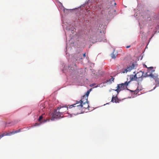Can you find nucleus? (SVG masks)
<instances>
[{"mask_svg":"<svg viewBox=\"0 0 159 159\" xmlns=\"http://www.w3.org/2000/svg\"><path fill=\"white\" fill-rule=\"evenodd\" d=\"M129 83V82H125L124 83L118 84L117 85V88L116 89L114 90L115 91L117 92L118 93L121 90H122L127 88V86Z\"/></svg>","mask_w":159,"mask_h":159,"instance_id":"nucleus-1","label":"nucleus"},{"mask_svg":"<svg viewBox=\"0 0 159 159\" xmlns=\"http://www.w3.org/2000/svg\"><path fill=\"white\" fill-rule=\"evenodd\" d=\"M82 105V102L80 101H77L76 103L70 105V108L74 107L75 109L77 111V113H80Z\"/></svg>","mask_w":159,"mask_h":159,"instance_id":"nucleus-2","label":"nucleus"},{"mask_svg":"<svg viewBox=\"0 0 159 159\" xmlns=\"http://www.w3.org/2000/svg\"><path fill=\"white\" fill-rule=\"evenodd\" d=\"M104 35H102L101 37L100 35H98L97 36L96 35H94L92 36L91 37V38L93 40V41H95L96 42L97 41L101 42L103 41L105 42L106 40L105 39V38Z\"/></svg>","mask_w":159,"mask_h":159,"instance_id":"nucleus-3","label":"nucleus"},{"mask_svg":"<svg viewBox=\"0 0 159 159\" xmlns=\"http://www.w3.org/2000/svg\"><path fill=\"white\" fill-rule=\"evenodd\" d=\"M81 106L80 113H83L85 112H87L89 110V106L88 102L82 103V105Z\"/></svg>","mask_w":159,"mask_h":159,"instance_id":"nucleus-4","label":"nucleus"},{"mask_svg":"<svg viewBox=\"0 0 159 159\" xmlns=\"http://www.w3.org/2000/svg\"><path fill=\"white\" fill-rule=\"evenodd\" d=\"M58 110H59L58 108L57 109L55 110L53 113L52 117L54 118H57L60 117H62L63 114L60 112H58L57 111Z\"/></svg>","mask_w":159,"mask_h":159,"instance_id":"nucleus-5","label":"nucleus"},{"mask_svg":"<svg viewBox=\"0 0 159 159\" xmlns=\"http://www.w3.org/2000/svg\"><path fill=\"white\" fill-rule=\"evenodd\" d=\"M135 66V65L134 64L132 63V65L129 66H128L126 69H123V73H127L128 71H130L131 70L133 69H134Z\"/></svg>","mask_w":159,"mask_h":159,"instance_id":"nucleus-6","label":"nucleus"},{"mask_svg":"<svg viewBox=\"0 0 159 159\" xmlns=\"http://www.w3.org/2000/svg\"><path fill=\"white\" fill-rule=\"evenodd\" d=\"M59 110H58L57 111L60 112L62 114L65 112H66L68 110V107H58Z\"/></svg>","mask_w":159,"mask_h":159,"instance_id":"nucleus-7","label":"nucleus"},{"mask_svg":"<svg viewBox=\"0 0 159 159\" xmlns=\"http://www.w3.org/2000/svg\"><path fill=\"white\" fill-rule=\"evenodd\" d=\"M143 72L141 71H140L139 72H137L136 74H135V75L136 77V78L137 79H139L140 78H142L144 77H146V76L143 75Z\"/></svg>","mask_w":159,"mask_h":159,"instance_id":"nucleus-8","label":"nucleus"},{"mask_svg":"<svg viewBox=\"0 0 159 159\" xmlns=\"http://www.w3.org/2000/svg\"><path fill=\"white\" fill-rule=\"evenodd\" d=\"M20 131V129H19L18 130H16L15 131H13L12 132H10L9 133H7L6 134H5V136H10L12 134H14L16 133H17L19 132Z\"/></svg>","mask_w":159,"mask_h":159,"instance_id":"nucleus-9","label":"nucleus"},{"mask_svg":"<svg viewBox=\"0 0 159 159\" xmlns=\"http://www.w3.org/2000/svg\"><path fill=\"white\" fill-rule=\"evenodd\" d=\"M120 100H119L117 97H114V96L113 95L111 101L113 102H116L118 103L119 102V101H120Z\"/></svg>","mask_w":159,"mask_h":159,"instance_id":"nucleus-10","label":"nucleus"},{"mask_svg":"<svg viewBox=\"0 0 159 159\" xmlns=\"http://www.w3.org/2000/svg\"><path fill=\"white\" fill-rule=\"evenodd\" d=\"M146 76H150L151 78H153L154 80H156L157 78H158L157 77L158 75H155L153 74H152L151 73H150L149 74H148V72H147L146 73Z\"/></svg>","mask_w":159,"mask_h":159,"instance_id":"nucleus-11","label":"nucleus"},{"mask_svg":"<svg viewBox=\"0 0 159 159\" xmlns=\"http://www.w3.org/2000/svg\"><path fill=\"white\" fill-rule=\"evenodd\" d=\"M80 101L82 103L87 102H88V98L87 96H83Z\"/></svg>","mask_w":159,"mask_h":159,"instance_id":"nucleus-12","label":"nucleus"},{"mask_svg":"<svg viewBox=\"0 0 159 159\" xmlns=\"http://www.w3.org/2000/svg\"><path fill=\"white\" fill-rule=\"evenodd\" d=\"M137 79V78H136V77L135 75H130L129 76V80L130 81H129V82L130 81H134V80H136Z\"/></svg>","mask_w":159,"mask_h":159,"instance_id":"nucleus-13","label":"nucleus"},{"mask_svg":"<svg viewBox=\"0 0 159 159\" xmlns=\"http://www.w3.org/2000/svg\"><path fill=\"white\" fill-rule=\"evenodd\" d=\"M114 78L112 77L111 79L107 80L106 82L111 84L112 82H114Z\"/></svg>","mask_w":159,"mask_h":159,"instance_id":"nucleus-14","label":"nucleus"},{"mask_svg":"<svg viewBox=\"0 0 159 159\" xmlns=\"http://www.w3.org/2000/svg\"><path fill=\"white\" fill-rule=\"evenodd\" d=\"M141 90V89H139V87H138L135 90H134V91H132V90H130V91L132 92H134V94H135V95H136L139 92V91H140Z\"/></svg>","mask_w":159,"mask_h":159,"instance_id":"nucleus-15","label":"nucleus"},{"mask_svg":"<svg viewBox=\"0 0 159 159\" xmlns=\"http://www.w3.org/2000/svg\"><path fill=\"white\" fill-rule=\"evenodd\" d=\"M156 86L154 87V89L157 86H159V79L158 78H157L155 80Z\"/></svg>","mask_w":159,"mask_h":159,"instance_id":"nucleus-16","label":"nucleus"},{"mask_svg":"<svg viewBox=\"0 0 159 159\" xmlns=\"http://www.w3.org/2000/svg\"><path fill=\"white\" fill-rule=\"evenodd\" d=\"M44 105L43 104H42L40 105V110L39 111H41V110L43 111H44V109L45 108V107H44Z\"/></svg>","mask_w":159,"mask_h":159,"instance_id":"nucleus-17","label":"nucleus"},{"mask_svg":"<svg viewBox=\"0 0 159 159\" xmlns=\"http://www.w3.org/2000/svg\"><path fill=\"white\" fill-rule=\"evenodd\" d=\"M9 124H10L11 125H14V123L12 122L6 123V125L7 126H8L9 125H8Z\"/></svg>","mask_w":159,"mask_h":159,"instance_id":"nucleus-18","label":"nucleus"},{"mask_svg":"<svg viewBox=\"0 0 159 159\" xmlns=\"http://www.w3.org/2000/svg\"><path fill=\"white\" fill-rule=\"evenodd\" d=\"M111 57L113 59H115L116 58V56L115 54H114V52H113L111 54Z\"/></svg>","mask_w":159,"mask_h":159,"instance_id":"nucleus-19","label":"nucleus"},{"mask_svg":"<svg viewBox=\"0 0 159 159\" xmlns=\"http://www.w3.org/2000/svg\"><path fill=\"white\" fill-rule=\"evenodd\" d=\"M90 90H88L86 92L85 95H84V96H87V98H88V96L89 94V93H90Z\"/></svg>","mask_w":159,"mask_h":159,"instance_id":"nucleus-20","label":"nucleus"},{"mask_svg":"<svg viewBox=\"0 0 159 159\" xmlns=\"http://www.w3.org/2000/svg\"><path fill=\"white\" fill-rule=\"evenodd\" d=\"M43 117L42 116V115L41 116H39V118L38 119V120L39 121H40L43 119Z\"/></svg>","mask_w":159,"mask_h":159,"instance_id":"nucleus-21","label":"nucleus"},{"mask_svg":"<svg viewBox=\"0 0 159 159\" xmlns=\"http://www.w3.org/2000/svg\"><path fill=\"white\" fill-rule=\"evenodd\" d=\"M5 133H3L2 134L0 135V139L2 137L5 136Z\"/></svg>","mask_w":159,"mask_h":159,"instance_id":"nucleus-22","label":"nucleus"},{"mask_svg":"<svg viewBox=\"0 0 159 159\" xmlns=\"http://www.w3.org/2000/svg\"><path fill=\"white\" fill-rule=\"evenodd\" d=\"M148 69H150L151 70H152V71H154V70H153V67H149L148 68Z\"/></svg>","mask_w":159,"mask_h":159,"instance_id":"nucleus-23","label":"nucleus"},{"mask_svg":"<svg viewBox=\"0 0 159 159\" xmlns=\"http://www.w3.org/2000/svg\"><path fill=\"white\" fill-rule=\"evenodd\" d=\"M115 11L114 10H113V9H111V13L112 14V13Z\"/></svg>","mask_w":159,"mask_h":159,"instance_id":"nucleus-24","label":"nucleus"},{"mask_svg":"<svg viewBox=\"0 0 159 159\" xmlns=\"http://www.w3.org/2000/svg\"><path fill=\"white\" fill-rule=\"evenodd\" d=\"M39 125V124L38 123H36L35 124V126H37V125Z\"/></svg>","mask_w":159,"mask_h":159,"instance_id":"nucleus-25","label":"nucleus"},{"mask_svg":"<svg viewBox=\"0 0 159 159\" xmlns=\"http://www.w3.org/2000/svg\"><path fill=\"white\" fill-rule=\"evenodd\" d=\"M83 57H85V56H86V53H84V54H83Z\"/></svg>","mask_w":159,"mask_h":159,"instance_id":"nucleus-26","label":"nucleus"},{"mask_svg":"<svg viewBox=\"0 0 159 159\" xmlns=\"http://www.w3.org/2000/svg\"><path fill=\"white\" fill-rule=\"evenodd\" d=\"M130 45H129V46H127L126 47V48H130Z\"/></svg>","mask_w":159,"mask_h":159,"instance_id":"nucleus-27","label":"nucleus"},{"mask_svg":"<svg viewBox=\"0 0 159 159\" xmlns=\"http://www.w3.org/2000/svg\"><path fill=\"white\" fill-rule=\"evenodd\" d=\"M113 2L114 3V5L115 6H116V2Z\"/></svg>","mask_w":159,"mask_h":159,"instance_id":"nucleus-28","label":"nucleus"},{"mask_svg":"<svg viewBox=\"0 0 159 159\" xmlns=\"http://www.w3.org/2000/svg\"><path fill=\"white\" fill-rule=\"evenodd\" d=\"M66 30H69V29L68 28H66Z\"/></svg>","mask_w":159,"mask_h":159,"instance_id":"nucleus-29","label":"nucleus"},{"mask_svg":"<svg viewBox=\"0 0 159 159\" xmlns=\"http://www.w3.org/2000/svg\"><path fill=\"white\" fill-rule=\"evenodd\" d=\"M74 30H72V33H74V32H74Z\"/></svg>","mask_w":159,"mask_h":159,"instance_id":"nucleus-30","label":"nucleus"},{"mask_svg":"<svg viewBox=\"0 0 159 159\" xmlns=\"http://www.w3.org/2000/svg\"><path fill=\"white\" fill-rule=\"evenodd\" d=\"M74 30H72V33H74V32H74Z\"/></svg>","mask_w":159,"mask_h":159,"instance_id":"nucleus-31","label":"nucleus"},{"mask_svg":"<svg viewBox=\"0 0 159 159\" xmlns=\"http://www.w3.org/2000/svg\"><path fill=\"white\" fill-rule=\"evenodd\" d=\"M145 67H146V68H147V66H146V65H145Z\"/></svg>","mask_w":159,"mask_h":159,"instance_id":"nucleus-32","label":"nucleus"},{"mask_svg":"<svg viewBox=\"0 0 159 159\" xmlns=\"http://www.w3.org/2000/svg\"><path fill=\"white\" fill-rule=\"evenodd\" d=\"M90 11V10H88V12H90V11Z\"/></svg>","mask_w":159,"mask_h":159,"instance_id":"nucleus-33","label":"nucleus"}]
</instances>
